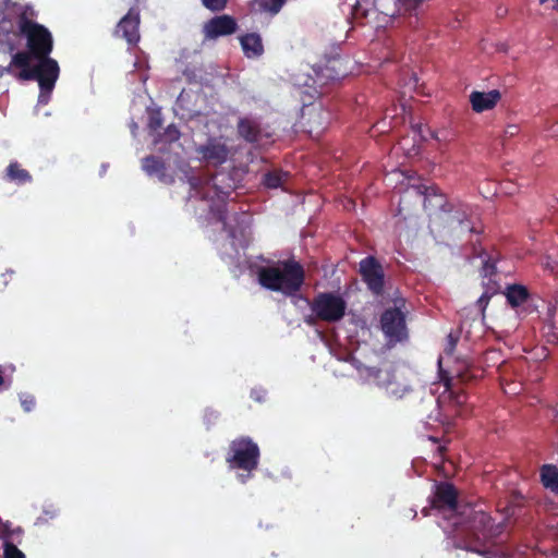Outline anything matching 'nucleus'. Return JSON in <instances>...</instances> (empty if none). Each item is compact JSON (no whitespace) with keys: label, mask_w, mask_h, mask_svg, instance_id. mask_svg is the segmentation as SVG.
<instances>
[{"label":"nucleus","mask_w":558,"mask_h":558,"mask_svg":"<svg viewBox=\"0 0 558 558\" xmlns=\"http://www.w3.org/2000/svg\"><path fill=\"white\" fill-rule=\"evenodd\" d=\"M462 532L456 536L454 548L478 554L485 558H510L495 548L496 538L502 533V524L493 523L484 510L469 509Z\"/></svg>","instance_id":"nucleus-1"},{"label":"nucleus","mask_w":558,"mask_h":558,"mask_svg":"<svg viewBox=\"0 0 558 558\" xmlns=\"http://www.w3.org/2000/svg\"><path fill=\"white\" fill-rule=\"evenodd\" d=\"M37 65L32 68L29 65L31 53L19 51L12 57L11 63L4 70L10 73L12 66L20 68L21 71L17 74L19 80H36L40 88L39 101L46 104L48 101V95L52 92L59 77L60 69L58 62L49 56L37 59Z\"/></svg>","instance_id":"nucleus-2"},{"label":"nucleus","mask_w":558,"mask_h":558,"mask_svg":"<svg viewBox=\"0 0 558 558\" xmlns=\"http://www.w3.org/2000/svg\"><path fill=\"white\" fill-rule=\"evenodd\" d=\"M257 276L262 287L270 291L281 292L286 296L295 295L305 282V270L294 259L283 260L278 267H260Z\"/></svg>","instance_id":"nucleus-3"},{"label":"nucleus","mask_w":558,"mask_h":558,"mask_svg":"<svg viewBox=\"0 0 558 558\" xmlns=\"http://www.w3.org/2000/svg\"><path fill=\"white\" fill-rule=\"evenodd\" d=\"M260 450L258 445L248 436H239L230 441L226 454V462L231 469L243 470L247 475H240L245 483L251 473L258 468Z\"/></svg>","instance_id":"nucleus-4"},{"label":"nucleus","mask_w":558,"mask_h":558,"mask_svg":"<svg viewBox=\"0 0 558 558\" xmlns=\"http://www.w3.org/2000/svg\"><path fill=\"white\" fill-rule=\"evenodd\" d=\"M432 509L450 512L452 515L453 536L452 543L454 544L456 536L459 532H462L465 521V512L471 508L476 510L474 507L468 506L462 512L458 513V490L456 486L450 482H436L434 485V492L430 497Z\"/></svg>","instance_id":"nucleus-5"},{"label":"nucleus","mask_w":558,"mask_h":558,"mask_svg":"<svg viewBox=\"0 0 558 558\" xmlns=\"http://www.w3.org/2000/svg\"><path fill=\"white\" fill-rule=\"evenodd\" d=\"M448 205L447 195L436 185H411L399 194L397 209H445Z\"/></svg>","instance_id":"nucleus-6"},{"label":"nucleus","mask_w":558,"mask_h":558,"mask_svg":"<svg viewBox=\"0 0 558 558\" xmlns=\"http://www.w3.org/2000/svg\"><path fill=\"white\" fill-rule=\"evenodd\" d=\"M19 28L27 40V53L31 59H40L48 57L53 48L51 33L41 24L28 20L24 14L20 17Z\"/></svg>","instance_id":"nucleus-7"},{"label":"nucleus","mask_w":558,"mask_h":558,"mask_svg":"<svg viewBox=\"0 0 558 558\" xmlns=\"http://www.w3.org/2000/svg\"><path fill=\"white\" fill-rule=\"evenodd\" d=\"M310 308L319 320L337 323L345 315L347 302L333 292H319L310 303Z\"/></svg>","instance_id":"nucleus-8"},{"label":"nucleus","mask_w":558,"mask_h":558,"mask_svg":"<svg viewBox=\"0 0 558 558\" xmlns=\"http://www.w3.org/2000/svg\"><path fill=\"white\" fill-rule=\"evenodd\" d=\"M354 10L365 16L372 10L388 17L415 14L403 0H357Z\"/></svg>","instance_id":"nucleus-9"},{"label":"nucleus","mask_w":558,"mask_h":558,"mask_svg":"<svg viewBox=\"0 0 558 558\" xmlns=\"http://www.w3.org/2000/svg\"><path fill=\"white\" fill-rule=\"evenodd\" d=\"M369 376L374 377L377 385L384 388L388 396L402 399L412 391L405 379L399 376L392 368H371Z\"/></svg>","instance_id":"nucleus-10"},{"label":"nucleus","mask_w":558,"mask_h":558,"mask_svg":"<svg viewBox=\"0 0 558 558\" xmlns=\"http://www.w3.org/2000/svg\"><path fill=\"white\" fill-rule=\"evenodd\" d=\"M360 274L369 291L375 295H381L385 286V274L383 266L373 257L367 256L360 263Z\"/></svg>","instance_id":"nucleus-11"},{"label":"nucleus","mask_w":558,"mask_h":558,"mask_svg":"<svg viewBox=\"0 0 558 558\" xmlns=\"http://www.w3.org/2000/svg\"><path fill=\"white\" fill-rule=\"evenodd\" d=\"M141 14L140 9L133 5L128 13L118 22L114 36L123 38L130 46H136L141 39L140 35Z\"/></svg>","instance_id":"nucleus-12"},{"label":"nucleus","mask_w":558,"mask_h":558,"mask_svg":"<svg viewBox=\"0 0 558 558\" xmlns=\"http://www.w3.org/2000/svg\"><path fill=\"white\" fill-rule=\"evenodd\" d=\"M220 175H214L211 181L206 182L202 187V198L209 202L208 208L210 210L221 209V207L226 204V201L229 198L231 193L233 192V185H219L222 183L223 179L219 178ZM225 178V175H221Z\"/></svg>","instance_id":"nucleus-13"},{"label":"nucleus","mask_w":558,"mask_h":558,"mask_svg":"<svg viewBox=\"0 0 558 558\" xmlns=\"http://www.w3.org/2000/svg\"><path fill=\"white\" fill-rule=\"evenodd\" d=\"M381 330L390 339L402 340L407 336L405 316L398 307L387 308L380 317Z\"/></svg>","instance_id":"nucleus-14"},{"label":"nucleus","mask_w":558,"mask_h":558,"mask_svg":"<svg viewBox=\"0 0 558 558\" xmlns=\"http://www.w3.org/2000/svg\"><path fill=\"white\" fill-rule=\"evenodd\" d=\"M238 23L235 19L228 14L217 15L208 20L203 27V33L207 39H217L218 37L229 36L236 32Z\"/></svg>","instance_id":"nucleus-15"},{"label":"nucleus","mask_w":558,"mask_h":558,"mask_svg":"<svg viewBox=\"0 0 558 558\" xmlns=\"http://www.w3.org/2000/svg\"><path fill=\"white\" fill-rule=\"evenodd\" d=\"M197 153L206 162L220 166L229 159L231 150L221 138L213 137L199 146Z\"/></svg>","instance_id":"nucleus-16"},{"label":"nucleus","mask_w":558,"mask_h":558,"mask_svg":"<svg viewBox=\"0 0 558 558\" xmlns=\"http://www.w3.org/2000/svg\"><path fill=\"white\" fill-rule=\"evenodd\" d=\"M238 136L250 144H257L264 137L262 123L257 118L245 116L238 119Z\"/></svg>","instance_id":"nucleus-17"},{"label":"nucleus","mask_w":558,"mask_h":558,"mask_svg":"<svg viewBox=\"0 0 558 558\" xmlns=\"http://www.w3.org/2000/svg\"><path fill=\"white\" fill-rule=\"evenodd\" d=\"M500 99L501 93L498 89H492L487 93L474 90L470 94L472 109L477 113L492 110Z\"/></svg>","instance_id":"nucleus-18"},{"label":"nucleus","mask_w":558,"mask_h":558,"mask_svg":"<svg viewBox=\"0 0 558 558\" xmlns=\"http://www.w3.org/2000/svg\"><path fill=\"white\" fill-rule=\"evenodd\" d=\"M526 505L527 500L522 494L512 493L506 506L500 510L505 515L502 522H500L502 527L505 526L506 522L510 520L517 521L518 519L524 517L526 514Z\"/></svg>","instance_id":"nucleus-19"},{"label":"nucleus","mask_w":558,"mask_h":558,"mask_svg":"<svg viewBox=\"0 0 558 558\" xmlns=\"http://www.w3.org/2000/svg\"><path fill=\"white\" fill-rule=\"evenodd\" d=\"M2 180L17 186L32 183L33 175L31 172L23 168L19 161H11L2 174Z\"/></svg>","instance_id":"nucleus-20"},{"label":"nucleus","mask_w":558,"mask_h":558,"mask_svg":"<svg viewBox=\"0 0 558 558\" xmlns=\"http://www.w3.org/2000/svg\"><path fill=\"white\" fill-rule=\"evenodd\" d=\"M243 53L248 59L259 58L264 53V45L259 34L248 33L240 37Z\"/></svg>","instance_id":"nucleus-21"},{"label":"nucleus","mask_w":558,"mask_h":558,"mask_svg":"<svg viewBox=\"0 0 558 558\" xmlns=\"http://www.w3.org/2000/svg\"><path fill=\"white\" fill-rule=\"evenodd\" d=\"M341 60L340 59H330L326 63L325 66L319 68L316 72L317 82L320 85L326 84L329 81L340 80L345 75V72L340 69Z\"/></svg>","instance_id":"nucleus-22"},{"label":"nucleus","mask_w":558,"mask_h":558,"mask_svg":"<svg viewBox=\"0 0 558 558\" xmlns=\"http://www.w3.org/2000/svg\"><path fill=\"white\" fill-rule=\"evenodd\" d=\"M143 170L149 175H157L160 181L168 183L172 181V178L166 173V165L163 160L156 156H147L142 160Z\"/></svg>","instance_id":"nucleus-23"},{"label":"nucleus","mask_w":558,"mask_h":558,"mask_svg":"<svg viewBox=\"0 0 558 558\" xmlns=\"http://www.w3.org/2000/svg\"><path fill=\"white\" fill-rule=\"evenodd\" d=\"M541 481L545 488L558 494V468L554 464H544L541 468Z\"/></svg>","instance_id":"nucleus-24"},{"label":"nucleus","mask_w":558,"mask_h":558,"mask_svg":"<svg viewBox=\"0 0 558 558\" xmlns=\"http://www.w3.org/2000/svg\"><path fill=\"white\" fill-rule=\"evenodd\" d=\"M506 298L512 307H518L529 299V291L524 286L511 284L507 288Z\"/></svg>","instance_id":"nucleus-25"},{"label":"nucleus","mask_w":558,"mask_h":558,"mask_svg":"<svg viewBox=\"0 0 558 558\" xmlns=\"http://www.w3.org/2000/svg\"><path fill=\"white\" fill-rule=\"evenodd\" d=\"M213 213V219H215L218 222L222 223L223 230L229 233L231 238H235L236 233V227L232 226L228 222V219L233 217L234 220H238V216L240 214H247L248 211H211Z\"/></svg>","instance_id":"nucleus-26"},{"label":"nucleus","mask_w":558,"mask_h":558,"mask_svg":"<svg viewBox=\"0 0 558 558\" xmlns=\"http://www.w3.org/2000/svg\"><path fill=\"white\" fill-rule=\"evenodd\" d=\"M288 179V172L275 169L264 174L263 183L268 189H277L282 186Z\"/></svg>","instance_id":"nucleus-27"},{"label":"nucleus","mask_w":558,"mask_h":558,"mask_svg":"<svg viewBox=\"0 0 558 558\" xmlns=\"http://www.w3.org/2000/svg\"><path fill=\"white\" fill-rule=\"evenodd\" d=\"M459 226L461 231L466 230L475 234H481L484 232V227L481 222H473L470 219L460 220Z\"/></svg>","instance_id":"nucleus-28"},{"label":"nucleus","mask_w":558,"mask_h":558,"mask_svg":"<svg viewBox=\"0 0 558 558\" xmlns=\"http://www.w3.org/2000/svg\"><path fill=\"white\" fill-rule=\"evenodd\" d=\"M4 558H25V555L13 543L5 541L4 545Z\"/></svg>","instance_id":"nucleus-29"},{"label":"nucleus","mask_w":558,"mask_h":558,"mask_svg":"<svg viewBox=\"0 0 558 558\" xmlns=\"http://www.w3.org/2000/svg\"><path fill=\"white\" fill-rule=\"evenodd\" d=\"M20 401H21V405L25 412H31L36 407V399L31 393H21Z\"/></svg>","instance_id":"nucleus-30"},{"label":"nucleus","mask_w":558,"mask_h":558,"mask_svg":"<svg viewBox=\"0 0 558 558\" xmlns=\"http://www.w3.org/2000/svg\"><path fill=\"white\" fill-rule=\"evenodd\" d=\"M202 3L206 9L219 12L226 9L228 0H202Z\"/></svg>","instance_id":"nucleus-31"},{"label":"nucleus","mask_w":558,"mask_h":558,"mask_svg":"<svg viewBox=\"0 0 558 558\" xmlns=\"http://www.w3.org/2000/svg\"><path fill=\"white\" fill-rule=\"evenodd\" d=\"M496 262L488 256L483 263L482 275L483 277L490 278L496 274Z\"/></svg>","instance_id":"nucleus-32"},{"label":"nucleus","mask_w":558,"mask_h":558,"mask_svg":"<svg viewBox=\"0 0 558 558\" xmlns=\"http://www.w3.org/2000/svg\"><path fill=\"white\" fill-rule=\"evenodd\" d=\"M286 1L287 0H267L264 3V9L271 14H277L280 12Z\"/></svg>","instance_id":"nucleus-33"},{"label":"nucleus","mask_w":558,"mask_h":558,"mask_svg":"<svg viewBox=\"0 0 558 558\" xmlns=\"http://www.w3.org/2000/svg\"><path fill=\"white\" fill-rule=\"evenodd\" d=\"M450 399L458 408H461L466 403L468 396L463 390H450Z\"/></svg>","instance_id":"nucleus-34"},{"label":"nucleus","mask_w":558,"mask_h":558,"mask_svg":"<svg viewBox=\"0 0 558 558\" xmlns=\"http://www.w3.org/2000/svg\"><path fill=\"white\" fill-rule=\"evenodd\" d=\"M162 125V119L159 112L151 113L148 120V128L150 131H157Z\"/></svg>","instance_id":"nucleus-35"},{"label":"nucleus","mask_w":558,"mask_h":558,"mask_svg":"<svg viewBox=\"0 0 558 558\" xmlns=\"http://www.w3.org/2000/svg\"><path fill=\"white\" fill-rule=\"evenodd\" d=\"M471 246H472L473 257H484L486 255V252L482 247L480 240H476L474 242L472 241Z\"/></svg>","instance_id":"nucleus-36"},{"label":"nucleus","mask_w":558,"mask_h":558,"mask_svg":"<svg viewBox=\"0 0 558 558\" xmlns=\"http://www.w3.org/2000/svg\"><path fill=\"white\" fill-rule=\"evenodd\" d=\"M179 136H180V132L175 126L170 125L167 128L166 140L168 142H174V141L179 140Z\"/></svg>","instance_id":"nucleus-37"},{"label":"nucleus","mask_w":558,"mask_h":558,"mask_svg":"<svg viewBox=\"0 0 558 558\" xmlns=\"http://www.w3.org/2000/svg\"><path fill=\"white\" fill-rule=\"evenodd\" d=\"M492 298V294L488 293V292H484L477 300V306L484 311L486 308V306L488 305L489 303V300Z\"/></svg>","instance_id":"nucleus-38"},{"label":"nucleus","mask_w":558,"mask_h":558,"mask_svg":"<svg viewBox=\"0 0 558 558\" xmlns=\"http://www.w3.org/2000/svg\"><path fill=\"white\" fill-rule=\"evenodd\" d=\"M447 340H448V343H447V347L445 348V352H446L447 354H451V353L453 352V349H454V347H456V344H457V340H458V339H457V338H454V337L452 336V333H449V335H448Z\"/></svg>","instance_id":"nucleus-39"},{"label":"nucleus","mask_w":558,"mask_h":558,"mask_svg":"<svg viewBox=\"0 0 558 558\" xmlns=\"http://www.w3.org/2000/svg\"><path fill=\"white\" fill-rule=\"evenodd\" d=\"M317 320H319V318H318V317H316V315H315V314H313V315H308V316H305V317H304V322H305V324H306V325H308V326H315V324H316V322H317Z\"/></svg>","instance_id":"nucleus-40"},{"label":"nucleus","mask_w":558,"mask_h":558,"mask_svg":"<svg viewBox=\"0 0 558 558\" xmlns=\"http://www.w3.org/2000/svg\"><path fill=\"white\" fill-rule=\"evenodd\" d=\"M505 133L507 136H514L518 133V126L517 125H508Z\"/></svg>","instance_id":"nucleus-41"},{"label":"nucleus","mask_w":558,"mask_h":558,"mask_svg":"<svg viewBox=\"0 0 558 558\" xmlns=\"http://www.w3.org/2000/svg\"><path fill=\"white\" fill-rule=\"evenodd\" d=\"M551 9L558 12V0H554Z\"/></svg>","instance_id":"nucleus-42"},{"label":"nucleus","mask_w":558,"mask_h":558,"mask_svg":"<svg viewBox=\"0 0 558 558\" xmlns=\"http://www.w3.org/2000/svg\"><path fill=\"white\" fill-rule=\"evenodd\" d=\"M424 515H428V510L426 508L423 509Z\"/></svg>","instance_id":"nucleus-43"},{"label":"nucleus","mask_w":558,"mask_h":558,"mask_svg":"<svg viewBox=\"0 0 558 558\" xmlns=\"http://www.w3.org/2000/svg\"><path fill=\"white\" fill-rule=\"evenodd\" d=\"M141 0H134L135 4L137 7V4L140 3Z\"/></svg>","instance_id":"nucleus-44"}]
</instances>
